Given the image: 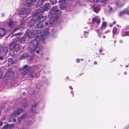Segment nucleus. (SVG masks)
<instances>
[{
    "label": "nucleus",
    "instance_id": "34",
    "mask_svg": "<svg viewBox=\"0 0 129 129\" xmlns=\"http://www.w3.org/2000/svg\"><path fill=\"white\" fill-rule=\"evenodd\" d=\"M107 0H93V1L96 3H98L99 2H103L106 1Z\"/></svg>",
    "mask_w": 129,
    "mask_h": 129
},
{
    "label": "nucleus",
    "instance_id": "57",
    "mask_svg": "<svg viewBox=\"0 0 129 129\" xmlns=\"http://www.w3.org/2000/svg\"><path fill=\"white\" fill-rule=\"evenodd\" d=\"M98 36L100 37H101V36L100 35H98Z\"/></svg>",
    "mask_w": 129,
    "mask_h": 129
},
{
    "label": "nucleus",
    "instance_id": "21",
    "mask_svg": "<svg viewBox=\"0 0 129 129\" xmlns=\"http://www.w3.org/2000/svg\"><path fill=\"white\" fill-rule=\"evenodd\" d=\"M95 22H96V23L99 24L100 22V19L96 18H93L92 19V22L94 23Z\"/></svg>",
    "mask_w": 129,
    "mask_h": 129
},
{
    "label": "nucleus",
    "instance_id": "17",
    "mask_svg": "<svg viewBox=\"0 0 129 129\" xmlns=\"http://www.w3.org/2000/svg\"><path fill=\"white\" fill-rule=\"evenodd\" d=\"M6 33L5 30L3 28H0V37H2L5 35Z\"/></svg>",
    "mask_w": 129,
    "mask_h": 129
},
{
    "label": "nucleus",
    "instance_id": "41",
    "mask_svg": "<svg viewBox=\"0 0 129 129\" xmlns=\"http://www.w3.org/2000/svg\"><path fill=\"white\" fill-rule=\"evenodd\" d=\"M19 29H20V28H19V27H17L15 28L13 30V31L14 32L16 31L17 30Z\"/></svg>",
    "mask_w": 129,
    "mask_h": 129
},
{
    "label": "nucleus",
    "instance_id": "12",
    "mask_svg": "<svg viewBox=\"0 0 129 129\" xmlns=\"http://www.w3.org/2000/svg\"><path fill=\"white\" fill-rule=\"evenodd\" d=\"M91 8L93 9V11L95 12L98 13L100 10V6L95 4L91 6Z\"/></svg>",
    "mask_w": 129,
    "mask_h": 129
},
{
    "label": "nucleus",
    "instance_id": "19",
    "mask_svg": "<svg viewBox=\"0 0 129 129\" xmlns=\"http://www.w3.org/2000/svg\"><path fill=\"white\" fill-rule=\"evenodd\" d=\"M43 31L44 33L43 35L44 37H46V36H46L47 35H48L49 34L48 28L45 29Z\"/></svg>",
    "mask_w": 129,
    "mask_h": 129
},
{
    "label": "nucleus",
    "instance_id": "13",
    "mask_svg": "<svg viewBox=\"0 0 129 129\" xmlns=\"http://www.w3.org/2000/svg\"><path fill=\"white\" fill-rule=\"evenodd\" d=\"M34 31H36V34H37L38 36L36 37H39L40 39L41 38V37L43 38L44 37L43 35V34H42L41 30H37V29H34Z\"/></svg>",
    "mask_w": 129,
    "mask_h": 129
},
{
    "label": "nucleus",
    "instance_id": "3",
    "mask_svg": "<svg viewBox=\"0 0 129 129\" xmlns=\"http://www.w3.org/2000/svg\"><path fill=\"white\" fill-rule=\"evenodd\" d=\"M40 41V38L37 37L34 38V40L33 42L29 43L28 48L31 49L32 51L36 52L37 53H39L40 51V49L39 45V42Z\"/></svg>",
    "mask_w": 129,
    "mask_h": 129
},
{
    "label": "nucleus",
    "instance_id": "8",
    "mask_svg": "<svg viewBox=\"0 0 129 129\" xmlns=\"http://www.w3.org/2000/svg\"><path fill=\"white\" fill-rule=\"evenodd\" d=\"M36 31H34V29L32 31L30 30H27L26 31L25 36L29 38H33L36 34Z\"/></svg>",
    "mask_w": 129,
    "mask_h": 129
},
{
    "label": "nucleus",
    "instance_id": "15",
    "mask_svg": "<svg viewBox=\"0 0 129 129\" xmlns=\"http://www.w3.org/2000/svg\"><path fill=\"white\" fill-rule=\"evenodd\" d=\"M27 115L25 114H23L22 115L19 117L18 118V120L19 122L23 120H24L26 118H27Z\"/></svg>",
    "mask_w": 129,
    "mask_h": 129
},
{
    "label": "nucleus",
    "instance_id": "33",
    "mask_svg": "<svg viewBox=\"0 0 129 129\" xmlns=\"http://www.w3.org/2000/svg\"><path fill=\"white\" fill-rule=\"evenodd\" d=\"M115 11V9L112 7H111L109 9V11L110 12H113Z\"/></svg>",
    "mask_w": 129,
    "mask_h": 129
},
{
    "label": "nucleus",
    "instance_id": "37",
    "mask_svg": "<svg viewBox=\"0 0 129 129\" xmlns=\"http://www.w3.org/2000/svg\"><path fill=\"white\" fill-rule=\"evenodd\" d=\"M84 36L85 38H87L88 37V33L86 31H85L84 32Z\"/></svg>",
    "mask_w": 129,
    "mask_h": 129
},
{
    "label": "nucleus",
    "instance_id": "29",
    "mask_svg": "<svg viewBox=\"0 0 129 129\" xmlns=\"http://www.w3.org/2000/svg\"><path fill=\"white\" fill-rule=\"evenodd\" d=\"M126 9L120 12L119 13V16H122V15L124 14H126Z\"/></svg>",
    "mask_w": 129,
    "mask_h": 129
},
{
    "label": "nucleus",
    "instance_id": "14",
    "mask_svg": "<svg viewBox=\"0 0 129 129\" xmlns=\"http://www.w3.org/2000/svg\"><path fill=\"white\" fill-rule=\"evenodd\" d=\"M23 111V109L21 108H19L16 110L15 111L14 114V115L15 116H17L19 114L22 112Z\"/></svg>",
    "mask_w": 129,
    "mask_h": 129
},
{
    "label": "nucleus",
    "instance_id": "45",
    "mask_svg": "<svg viewBox=\"0 0 129 129\" xmlns=\"http://www.w3.org/2000/svg\"><path fill=\"white\" fill-rule=\"evenodd\" d=\"M2 72L1 71H0V79L2 78Z\"/></svg>",
    "mask_w": 129,
    "mask_h": 129
},
{
    "label": "nucleus",
    "instance_id": "11",
    "mask_svg": "<svg viewBox=\"0 0 129 129\" xmlns=\"http://www.w3.org/2000/svg\"><path fill=\"white\" fill-rule=\"evenodd\" d=\"M6 24L4 25L5 27H13L15 24V22L11 19L5 22Z\"/></svg>",
    "mask_w": 129,
    "mask_h": 129
},
{
    "label": "nucleus",
    "instance_id": "10",
    "mask_svg": "<svg viewBox=\"0 0 129 129\" xmlns=\"http://www.w3.org/2000/svg\"><path fill=\"white\" fill-rule=\"evenodd\" d=\"M30 11V10L29 9L22 8L21 9L19 12V14L20 15H26V16L27 15V14H28Z\"/></svg>",
    "mask_w": 129,
    "mask_h": 129
},
{
    "label": "nucleus",
    "instance_id": "46",
    "mask_svg": "<svg viewBox=\"0 0 129 129\" xmlns=\"http://www.w3.org/2000/svg\"><path fill=\"white\" fill-rule=\"evenodd\" d=\"M76 61L77 62L79 63L80 62V60L79 59H76Z\"/></svg>",
    "mask_w": 129,
    "mask_h": 129
},
{
    "label": "nucleus",
    "instance_id": "20",
    "mask_svg": "<svg viewBox=\"0 0 129 129\" xmlns=\"http://www.w3.org/2000/svg\"><path fill=\"white\" fill-rule=\"evenodd\" d=\"M37 22L35 20V18L33 19H31L29 22V25L32 26H33L34 25L36 22Z\"/></svg>",
    "mask_w": 129,
    "mask_h": 129
},
{
    "label": "nucleus",
    "instance_id": "26",
    "mask_svg": "<svg viewBox=\"0 0 129 129\" xmlns=\"http://www.w3.org/2000/svg\"><path fill=\"white\" fill-rule=\"evenodd\" d=\"M25 38L24 37H22L19 39V41L21 43H23L25 42Z\"/></svg>",
    "mask_w": 129,
    "mask_h": 129
},
{
    "label": "nucleus",
    "instance_id": "51",
    "mask_svg": "<svg viewBox=\"0 0 129 129\" xmlns=\"http://www.w3.org/2000/svg\"><path fill=\"white\" fill-rule=\"evenodd\" d=\"M126 28L127 29H129V26H126Z\"/></svg>",
    "mask_w": 129,
    "mask_h": 129
},
{
    "label": "nucleus",
    "instance_id": "39",
    "mask_svg": "<svg viewBox=\"0 0 129 129\" xmlns=\"http://www.w3.org/2000/svg\"><path fill=\"white\" fill-rule=\"evenodd\" d=\"M25 23L24 22H22V21H21V23L20 25V27H23L25 26Z\"/></svg>",
    "mask_w": 129,
    "mask_h": 129
},
{
    "label": "nucleus",
    "instance_id": "59",
    "mask_svg": "<svg viewBox=\"0 0 129 129\" xmlns=\"http://www.w3.org/2000/svg\"><path fill=\"white\" fill-rule=\"evenodd\" d=\"M14 40H15L16 42L17 41L16 39L14 38Z\"/></svg>",
    "mask_w": 129,
    "mask_h": 129
},
{
    "label": "nucleus",
    "instance_id": "28",
    "mask_svg": "<svg viewBox=\"0 0 129 129\" xmlns=\"http://www.w3.org/2000/svg\"><path fill=\"white\" fill-rule=\"evenodd\" d=\"M106 26V23L105 22H103L101 26V29H102L103 28H105Z\"/></svg>",
    "mask_w": 129,
    "mask_h": 129
},
{
    "label": "nucleus",
    "instance_id": "53",
    "mask_svg": "<svg viewBox=\"0 0 129 129\" xmlns=\"http://www.w3.org/2000/svg\"><path fill=\"white\" fill-rule=\"evenodd\" d=\"M69 87L70 88V89H73V88H72L71 86H69Z\"/></svg>",
    "mask_w": 129,
    "mask_h": 129
},
{
    "label": "nucleus",
    "instance_id": "38",
    "mask_svg": "<svg viewBox=\"0 0 129 129\" xmlns=\"http://www.w3.org/2000/svg\"><path fill=\"white\" fill-rule=\"evenodd\" d=\"M7 125H8V127H9V129L12 128H13L14 127V125L13 124L9 125L7 124Z\"/></svg>",
    "mask_w": 129,
    "mask_h": 129
},
{
    "label": "nucleus",
    "instance_id": "27",
    "mask_svg": "<svg viewBox=\"0 0 129 129\" xmlns=\"http://www.w3.org/2000/svg\"><path fill=\"white\" fill-rule=\"evenodd\" d=\"M24 47L23 46H20L19 49V53H22L23 51H24Z\"/></svg>",
    "mask_w": 129,
    "mask_h": 129
},
{
    "label": "nucleus",
    "instance_id": "54",
    "mask_svg": "<svg viewBox=\"0 0 129 129\" xmlns=\"http://www.w3.org/2000/svg\"><path fill=\"white\" fill-rule=\"evenodd\" d=\"M103 38H106V36H105L104 35L103 36Z\"/></svg>",
    "mask_w": 129,
    "mask_h": 129
},
{
    "label": "nucleus",
    "instance_id": "43",
    "mask_svg": "<svg viewBox=\"0 0 129 129\" xmlns=\"http://www.w3.org/2000/svg\"><path fill=\"white\" fill-rule=\"evenodd\" d=\"M33 123V122L32 121H29L28 122V123L27 124L29 125H31Z\"/></svg>",
    "mask_w": 129,
    "mask_h": 129
},
{
    "label": "nucleus",
    "instance_id": "36",
    "mask_svg": "<svg viewBox=\"0 0 129 129\" xmlns=\"http://www.w3.org/2000/svg\"><path fill=\"white\" fill-rule=\"evenodd\" d=\"M23 106L24 108H26L27 106V102H25L23 103Z\"/></svg>",
    "mask_w": 129,
    "mask_h": 129
},
{
    "label": "nucleus",
    "instance_id": "52",
    "mask_svg": "<svg viewBox=\"0 0 129 129\" xmlns=\"http://www.w3.org/2000/svg\"><path fill=\"white\" fill-rule=\"evenodd\" d=\"M97 62L96 61H94V63L95 64H97Z\"/></svg>",
    "mask_w": 129,
    "mask_h": 129
},
{
    "label": "nucleus",
    "instance_id": "32",
    "mask_svg": "<svg viewBox=\"0 0 129 129\" xmlns=\"http://www.w3.org/2000/svg\"><path fill=\"white\" fill-rule=\"evenodd\" d=\"M112 31L113 33V34L116 33L117 31V28L115 27H114Z\"/></svg>",
    "mask_w": 129,
    "mask_h": 129
},
{
    "label": "nucleus",
    "instance_id": "58",
    "mask_svg": "<svg viewBox=\"0 0 129 129\" xmlns=\"http://www.w3.org/2000/svg\"><path fill=\"white\" fill-rule=\"evenodd\" d=\"M16 120L15 119H13V121L14 122H15V121Z\"/></svg>",
    "mask_w": 129,
    "mask_h": 129
},
{
    "label": "nucleus",
    "instance_id": "9",
    "mask_svg": "<svg viewBox=\"0 0 129 129\" xmlns=\"http://www.w3.org/2000/svg\"><path fill=\"white\" fill-rule=\"evenodd\" d=\"M8 47L6 46H0V54H6L8 51Z\"/></svg>",
    "mask_w": 129,
    "mask_h": 129
},
{
    "label": "nucleus",
    "instance_id": "60",
    "mask_svg": "<svg viewBox=\"0 0 129 129\" xmlns=\"http://www.w3.org/2000/svg\"><path fill=\"white\" fill-rule=\"evenodd\" d=\"M126 67V68H127L128 67V66H127V65H126V66H125Z\"/></svg>",
    "mask_w": 129,
    "mask_h": 129
},
{
    "label": "nucleus",
    "instance_id": "56",
    "mask_svg": "<svg viewBox=\"0 0 129 129\" xmlns=\"http://www.w3.org/2000/svg\"><path fill=\"white\" fill-rule=\"evenodd\" d=\"M102 51V50H99V51H100V53H101V52Z\"/></svg>",
    "mask_w": 129,
    "mask_h": 129
},
{
    "label": "nucleus",
    "instance_id": "49",
    "mask_svg": "<svg viewBox=\"0 0 129 129\" xmlns=\"http://www.w3.org/2000/svg\"><path fill=\"white\" fill-rule=\"evenodd\" d=\"M99 30V29H98V30L95 29V31H96V32L98 34H99V33H98Z\"/></svg>",
    "mask_w": 129,
    "mask_h": 129
},
{
    "label": "nucleus",
    "instance_id": "47",
    "mask_svg": "<svg viewBox=\"0 0 129 129\" xmlns=\"http://www.w3.org/2000/svg\"><path fill=\"white\" fill-rule=\"evenodd\" d=\"M33 59L32 58H31L30 59H29L28 58V57H27V60H29V61H31V60H32Z\"/></svg>",
    "mask_w": 129,
    "mask_h": 129
},
{
    "label": "nucleus",
    "instance_id": "7",
    "mask_svg": "<svg viewBox=\"0 0 129 129\" xmlns=\"http://www.w3.org/2000/svg\"><path fill=\"white\" fill-rule=\"evenodd\" d=\"M50 4L48 3H46L44 5V9L41 8V9L38 10L37 12L38 14H40L43 13L44 11L49 9L50 8Z\"/></svg>",
    "mask_w": 129,
    "mask_h": 129
},
{
    "label": "nucleus",
    "instance_id": "4",
    "mask_svg": "<svg viewBox=\"0 0 129 129\" xmlns=\"http://www.w3.org/2000/svg\"><path fill=\"white\" fill-rule=\"evenodd\" d=\"M20 46L18 44H16L15 42H13L9 46V48L10 50L14 51L15 52L17 51Z\"/></svg>",
    "mask_w": 129,
    "mask_h": 129
},
{
    "label": "nucleus",
    "instance_id": "61",
    "mask_svg": "<svg viewBox=\"0 0 129 129\" xmlns=\"http://www.w3.org/2000/svg\"><path fill=\"white\" fill-rule=\"evenodd\" d=\"M2 125V124L1 123H0V126H1Z\"/></svg>",
    "mask_w": 129,
    "mask_h": 129
},
{
    "label": "nucleus",
    "instance_id": "64",
    "mask_svg": "<svg viewBox=\"0 0 129 129\" xmlns=\"http://www.w3.org/2000/svg\"><path fill=\"white\" fill-rule=\"evenodd\" d=\"M122 35V36H124V35Z\"/></svg>",
    "mask_w": 129,
    "mask_h": 129
},
{
    "label": "nucleus",
    "instance_id": "63",
    "mask_svg": "<svg viewBox=\"0 0 129 129\" xmlns=\"http://www.w3.org/2000/svg\"><path fill=\"white\" fill-rule=\"evenodd\" d=\"M81 60H83V59H81Z\"/></svg>",
    "mask_w": 129,
    "mask_h": 129
},
{
    "label": "nucleus",
    "instance_id": "1",
    "mask_svg": "<svg viewBox=\"0 0 129 129\" xmlns=\"http://www.w3.org/2000/svg\"><path fill=\"white\" fill-rule=\"evenodd\" d=\"M38 69V67L35 66H33L31 67L25 65L20 71L22 72L23 74L25 75L29 74L30 76L32 77L37 78L39 76V74L35 72Z\"/></svg>",
    "mask_w": 129,
    "mask_h": 129
},
{
    "label": "nucleus",
    "instance_id": "22",
    "mask_svg": "<svg viewBox=\"0 0 129 129\" xmlns=\"http://www.w3.org/2000/svg\"><path fill=\"white\" fill-rule=\"evenodd\" d=\"M27 54L25 53L20 56L19 59H25L26 57H27Z\"/></svg>",
    "mask_w": 129,
    "mask_h": 129
},
{
    "label": "nucleus",
    "instance_id": "24",
    "mask_svg": "<svg viewBox=\"0 0 129 129\" xmlns=\"http://www.w3.org/2000/svg\"><path fill=\"white\" fill-rule=\"evenodd\" d=\"M116 4V6L118 7H121L123 5V4L119 1L117 2Z\"/></svg>",
    "mask_w": 129,
    "mask_h": 129
},
{
    "label": "nucleus",
    "instance_id": "48",
    "mask_svg": "<svg viewBox=\"0 0 129 129\" xmlns=\"http://www.w3.org/2000/svg\"><path fill=\"white\" fill-rule=\"evenodd\" d=\"M126 34L127 36H129V32H126Z\"/></svg>",
    "mask_w": 129,
    "mask_h": 129
},
{
    "label": "nucleus",
    "instance_id": "42",
    "mask_svg": "<svg viewBox=\"0 0 129 129\" xmlns=\"http://www.w3.org/2000/svg\"><path fill=\"white\" fill-rule=\"evenodd\" d=\"M116 21H114L113 22L112 24H110V26H111V27L112 26V25H114V24H115L116 23Z\"/></svg>",
    "mask_w": 129,
    "mask_h": 129
},
{
    "label": "nucleus",
    "instance_id": "40",
    "mask_svg": "<svg viewBox=\"0 0 129 129\" xmlns=\"http://www.w3.org/2000/svg\"><path fill=\"white\" fill-rule=\"evenodd\" d=\"M8 125L7 124L6 126H5L3 128V129H9L8 127Z\"/></svg>",
    "mask_w": 129,
    "mask_h": 129
},
{
    "label": "nucleus",
    "instance_id": "50",
    "mask_svg": "<svg viewBox=\"0 0 129 129\" xmlns=\"http://www.w3.org/2000/svg\"><path fill=\"white\" fill-rule=\"evenodd\" d=\"M119 42L120 43H123V41L122 40H120L119 41Z\"/></svg>",
    "mask_w": 129,
    "mask_h": 129
},
{
    "label": "nucleus",
    "instance_id": "31",
    "mask_svg": "<svg viewBox=\"0 0 129 129\" xmlns=\"http://www.w3.org/2000/svg\"><path fill=\"white\" fill-rule=\"evenodd\" d=\"M0 55V59L1 60H3L4 59L5 57V55L6 54H1Z\"/></svg>",
    "mask_w": 129,
    "mask_h": 129
},
{
    "label": "nucleus",
    "instance_id": "55",
    "mask_svg": "<svg viewBox=\"0 0 129 129\" xmlns=\"http://www.w3.org/2000/svg\"><path fill=\"white\" fill-rule=\"evenodd\" d=\"M124 74H125V75H126V74H127V72H124Z\"/></svg>",
    "mask_w": 129,
    "mask_h": 129
},
{
    "label": "nucleus",
    "instance_id": "35",
    "mask_svg": "<svg viewBox=\"0 0 129 129\" xmlns=\"http://www.w3.org/2000/svg\"><path fill=\"white\" fill-rule=\"evenodd\" d=\"M51 4L52 5H54L56 2V0H50Z\"/></svg>",
    "mask_w": 129,
    "mask_h": 129
},
{
    "label": "nucleus",
    "instance_id": "44",
    "mask_svg": "<svg viewBox=\"0 0 129 129\" xmlns=\"http://www.w3.org/2000/svg\"><path fill=\"white\" fill-rule=\"evenodd\" d=\"M126 14L129 15V11L127 9H126Z\"/></svg>",
    "mask_w": 129,
    "mask_h": 129
},
{
    "label": "nucleus",
    "instance_id": "2",
    "mask_svg": "<svg viewBox=\"0 0 129 129\" xmlns=\"http://www.w3.org/2000/svg\"><path fill=\"white\" fill-rule=\"evenodd\" d=\"M60 13L57 6H54L52 8L48 15V17L49 19V22L50 24L54 23V20L57 18V15Z\"/></svg>",
    "mask_w": 129,
    "mask_h": 129
},
{
    "label": "nucleus",
    "instance_id": "18",
    "mask_svg": "<svg viewBox=\"0 0 129 129\" xmlns=\"http://www.w3.org/2000/svg\"><path fill=\"white\" fill-rule=\"evenodd\" d=\"M7 73L8 75L10 77L13 76L14 74L13 70L11 69H10L8 70Z\"/></svg>",
    "mask_w": 129,
    "mask_h": 129
},
{
    "label": "nucleus",
    "instance_id": "62",
    "mask_svg": "<svg viewBox=\"0 0 129 129\" xmlns=\"http://www.w3.org/2000/svg\"><path fill=\"white\" fill-rule=\"evenodd\" d=\"M2 15L3 16H4V14H2Z\"/></svg>",
    "mask_w": 129,
    "mask_h": 129
},
{
    "label": "nucleus",
    "instance_id": "5",
    "mask_svg": "<svg viewBox=\"0 0 129 129\" xmlns=\"http://www.w3.org/2000/svg\"><path fill=\"white\" fill-rule=\"evenodd\" d=\"M49 20H48L47 21H45L44 22V24L43 23L39 22L36 24L35 26L36 28H42L44 27L45 25H49V24H50L49 22Z\"/></svg>",
    "mask_w": 129,
    "mask_h": 129
},
{
    "label": "nucleus",
    "instance_id": "23",
    "mask_svg": "<svg viewBox=\"0 0 129 129\" xmlns=\"http://www.w3.org/2000/svg\"><path fill=\"white\" fill-rule=\"evenodd\" d=\"M8 66H10L11 64H13L14 63V61L12 58H9L8 59Z\"/></svg>",
    "mask_w": 129,
    "mask_h": 129
},
{
    "label": "nucleus",
    "instance_id": "16",
    "mask_svg": "<svg viewBox=\"0 0 129 129\" xmlns=\"http://www.w3.org/2000/svg\"><path fill=\"white\" fill-rule=\"evenodd\" d=\"M26 4L28 5V6H31L35 4V0H26Z\"/></svg>",
    "mask_w": 129,
    "mask_h": 129
},
{
    "label": "nucleus",
    "instance_id": "25",
    "mask_svg": "<svg viewBox=\"0 0 129 129\" xmlns=\"http://www.w3.org/2000/svg\"><path fill=\"white\" fill-rule=\"evenodd\" d=\"M70 0H59V2L61 4H63L64 3H68Z\"/></svg>",
    "mask_w": 129,
    "mask_h": 129
},
{
    "label": "nucleus",
    "instance_id": "6",
    "mask_svg": "<svg viewBox=\"0 0 129 129\" xmlns=\"http://www.w3.org/2000/svg\"><path fill=\"white\" fill-rule=\"evenodd\" d=\"M37 15L35 16V20L36 21H39L40 22H42L44 23V21L46 19V17L45 16H43L42 15H40L39 16H38L37 15H38V13L37 12Z\"/></svg>",
    "mask_w": 129,
    "mask_h": 129
},
{
    "label": "nucleus",
    "instance_id": "30",
    "mask_svg": "<svg viewBox=\"0 0 129 129\" xmlns=\"http://www.w3.org/2000/svg\"><path fill=\"white\" fill-rule=\"evenodd\" d=\"M37 105L36 104H35L32 107V109L31 110V111L33 112L34 113L35 112V110L34 108L37 107Z\"/></svg>",
    "mask_w": 129,
    "mask_h": 129
}]
</instances>
